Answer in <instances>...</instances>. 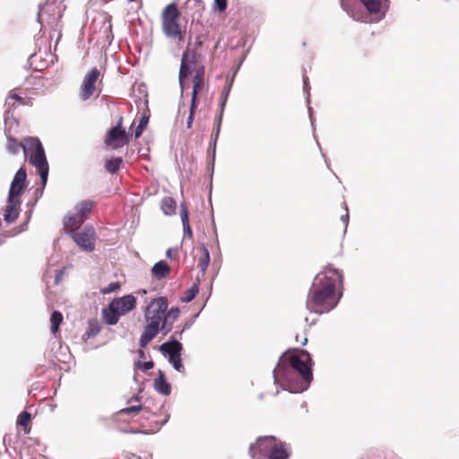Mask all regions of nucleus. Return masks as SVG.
Masks as SVG:
<instances>
[{
	"label": "nucleus",
	"instance_id": "obj_1",
	"mask_svg": "<svg viewBox=\"0 0 459 459\" xmlns=\"http://www.w3.org/2000/svg\"><path fill=\"white\" fill-rule=\"evenodd\" d=\"M313 360L310 353L300 350L299 353L283 352L273 370L274 383L282 390L299 394L306 391L313 380Z\"/></svg>",
	"mask_w": 459,
	"mask_h": 459
},
{
	"label": "nucleus",
	"instance_id": "obj_2",
	"mask_svg": "<svg viewBox=\"0 0 459 459\" xmlns=\"http://www.w3.org/2000/svg\"><path fill=\"white\" fill-rule=\"evenodd\" d=\"M342 287V273L328 264L314 277L306 299L307 309L317 315L329 313L338 306Z\"/></svg>",
	"mask_w": 459,
	"mask_h": 459
},
{
	"label": "nucleus",
	"instance_id": "obj_3",
	"mask_svg": "<svg viewBox=\"0 0 459 459\" xmlns=\"http://www.w3.org/2000/svg\"><path fill=\"white\" fill-rule=\"evenodd\" d=\"M198 316L199 313L185 321L182 325H178L176 331L169 340L158 347V351L168 359V361L173 368L179 373L185 372V367L182 362V351L184 348L179 340L182 338L183 333L192 327Z\"/></svg>",
	"mask_w": 459,
	"mask_h": 459
},
{
	"label": "nucleus",
	"instance_id": "obj_4",
	"mask_svg": "<svg viewBox=\"0 0 459 459\" xmlns=\"http://www.w3.org/2000/svg\"><path fill=\"white\" fill-rule=\"evenodd\" d=\"M342 8L354 21L368 22V15L365 14L359 4H352L350 0H340ZM360 4L366 8L368 14L377 15V21L382 20L385 16L387 10L386 3L388 0H359Z\"/></svg>",
	"mask_w": 459,
	"mask_h": 459
},
{
	"label": "nucleus",
	"instance_id": "obj_5",
	"mask_svg": "<svg viewBox=\"0 0 459 459\" xmlns=\"http://www.w3.org/2000/svg\"><path fill=\"white\" fill-rule=\"evenodd\" d=\"M22 147L25 154L34 149L30 154L29 160L39 175L42 187H45L48 182L49 166L41 142L39 138L30 137L26 140V143Z\"/></svg>",
	"mask_w": 459,
	"mask_h": 459
},
{
	"label": "nucleus",
	"instance_id": "obj_6",
	"mask_svg": "<svg viewBox=\"0 0 459 459\" xmlns=\"http://www.w3.org/2000/svg\"><path fill=\"white\" fill-rule=\"evenodd\" d=\"M65 8V5L62 3H57L56 0H47L39 7L38 13V22L41 25V29L48 27L57 31Z\"/></svg>",
	"mask_w": 459,
	"mask_h": 459
},
{
	"label": "nucleus",
	"instance_id": "obj_7",
	"mask_svg": "<svg viewBox=\"0 0 459 459\" xmlns=\"http://www.w3.org/2000/svg\"><path fill=\"white\" fill-rule=\"evenodd\" d=\"M168 307L169 303L166 297L152 299L144 311L145 320L160 324Z\"/></svg>",
	"mask_w": 459,
	"mask_h": 459
},
{
	"label": "nucleus",
	"instance_id": "obj_8",
	"mask_svg": "<svg viewBox=\"0 0 459 459\" xmlns=\"http://www.w3.org/2000/svg\"><path fill=\"white\" fill-rule=\"evenodd\" d=\"M74 241L84 251L91 252L94 250V230L93 228H85L71 232Z\"/></svg>",
	"mask_w": 459,
	"mask_h": 459
},
{
	"label": "nucleus",
	"instance_id": "obj_9",
	"mask_svg": "<svg viewBox=\"0 0 459 459\" xmlns=\"http://www.w3.org/2000/svg\"><path fill=\"white\" fill-rule=\"evenodd\" d=\"M199 55L197 54L196 48H190L189 46L182 54L181 64H180V77H189L193 69L195 67L198 62Z\"/></svg>",
	"mask_w": 459,
	"mask_h": 459
},
{
	"label": "nucleus",
	"instance_id": "obj_10",
	"mask_svg": "<svg viewBox=\"0 0 459 459\" xmlns=\"http://www.w3.org/2000/svg\"><path fill=\"white\" fill-rule=\"evenodd\" d=\"M26 179H27V173L26 169L24 168H20L13 180L10 186L8 197L13 198V199H20L21 195L24 191L26 187Z\"/></svg>",
	"mask_w": 459,
	"mask_h": 459
},
{
	"label": "nucleus",
	"instance_id": "obj_11",
	"mask_svg": "<svg viewBox=\"0 0 459 459\" xmlns=\"http://www.w3.org/2000/svg\"><path fill=\"white\" fill-rule=\"evenodd\" d=\"M100 75V70L98 68L94 67L84 77V79L82 81V87H81V93H80L81 99L82 100H87L92 96V94L96 89V87H95L96 82L99 79Z\"/></svg>",
	"mask_w": 459,
	"mask_h": 459
},
{
	"label": "nucleus",
	"instance_id": "obj_12",
	"mask_svg": "<svg viewBox=\"0 0 459 459\" xmlns=\"http://www.w3.org/2000/svg\"><path fill=\"white\" fill-rule=\"evenodd\" d=\"M129 141V136L126 134V130L122 128V118L117 122V124L112 126L107 133L104 143L107 145H111L117 142H122L123 143H127Z\"/></svg>",
	"mask_w": 459,
	"mask_h": 459
},
{
	"label": "nucleus",
	"instance_id": "obj_13",
	"mask_svg": "<svg viewBox=\"0 0 459 459\" xmlns=\"http://www.w3.org/2000/svg\"><path fill=\"white\" fill-rule=\"evenodd\" d=\"M111 302L118 309L122 316L134 310L136 306V299L132 294H127L120 298H115L111 300Z\"/></svg>",
	"mask_w": 459,
	"mask_h": 459
},
{
	"label": "nucleus",
	"instance_id": "obj_14",
	"mask_svg": "<svg viewBox=\"0 0 459 459\" xmlns=\"http://www.w3.org/2000/svg\"><path fill=\"white\" fill-rule=\"evenodd\" d=\"M278 439L274 436H263L257 437L255 444H251L249 446V453L254 457L255 450L257 449L261 453H269L271 451L270 446H273Z\"/></svg>",
	"mask_w": 459,
	"mask_h": 459
},
{
	"label": "nucleus",
	"instance_id": "obj_15",
	"mask_svg": "<svg viewBox=\"0 0 459 459\" xmlns=\"http://www.w3.org/2000/svg\"><path fill=\"white\" fill-rule=\"evenodd\" d=\"M146 322L147 325H145L139 341V344L142 348H144L160 333V324L152 321Z\"/></svg>",
	"mask_w": 459,
	"mask_h": 459
},
{
	"label": "nucleus",
	"instance_id": "obj_16",
	"mask_svg": "<svg viewBox=\"0 0 459 459\" xmlns=\"http://www.w3.org/2000/svg\"><path fill=\"white\" fill-rule=\"evenodd\" d=\"M21 205L20 199L7 197V205L4 214V221L6 223L14 222L19 217V207Z\"/></svg>",
	"mask_w": 459,
	"mask_h": 459
},
{
	"label": "nucleus",
	"instance_id": "obj_17",
	"mask_svg": "<svg viewBox=\"0 0 459 459\" xmlns=\"http://www.w3.org/2000/svg\"><path fill=\"white\" fill-rule=\"evenodd\" d=\"M102 319L108 325H115L117 324L120 316H122L118 309L110 301L108 305L102 309Z\"/></svg>",
	"mask_w": 459,
	"mask_h": 459
},
{
	"label": "nucleus",
	"instance_id": "obj_18",
	"mask_svg": "<svg viewBox=\"0 0 459 459\" xmlns=\"http://www.w3.org/2000/svg\"><path fill=\"white\" fill-rule=\"evenodd\" d=\"M164 34L171 39H182V34L178 20L162 22Z\"/></svg>",
	"mask_w": 459,
	"mask_h": 459
},
{
	"label": "nucleus",
	"instance_id": "obj_19",
	"mask_svg": "<svg viewBox=\"0 0 459 459\" xmlns=\"http://www.w3.org/2000/svg\"><path fill=\"white\" fill-rule=\"evenodd\" d=\"M153 386L162 395H169L171 394V385L167 381L165 373L160 369L158 371V377L154 379Z\"/></svg>",
	"mask_w": 459,
	"mask_h": 459
},
{
	"label": "nucleus",
	"instance_id": "obj_20",
	"mask_svg": "<svg viewBox=\"0 0 459 459\" xmlns=\"http://www.w3.org/2000/svg\"><path fill=\"white\" fill-rule=\"evenodd\" d=\"M286 446L285 442L278 440L273 446H270L271 451L267 454V459H288L290 455Z\"/></svg>",
	"mask_w": 459,
	"mask_h": 459
},
{
	"label": "nucleus",
	"instance_id": "obj_21",
	"mask_svg": "<svg viewBox=\"0 0 459 459\" xmlns=\"http://www.w3.org/2000/svg\"><path fill=\"white\" fill-rule=\"evenodd\" d=\"M204 66H202L196 70L195 76H194V86H193L192 96H191V101H193V106L197 105L198 90L201 89L204 85Z\"/></svg>",
	"mask_w": 459,
	"mask_h": 459
},
{
	"label": "nucleus",
	"instance_id": "obj_22",
	"mask_svg": "<svg viewBox=\"0 0 459 459\" xmlns=\"http://www.w3.org/2000/svg\"><path fill=\"white\" fill-rule=\"evenodd\" d=\"M170 266L169 264L160 260L153 264L152 267V274L156 280H162L167 277V275L170 273Z\"/></svg>",
	"mask_w": 459,
	"mask_h": 459
},
{
	"label": "nucleus",
	"instance_id": "obj_23",
	"mask_svg": "<svg viewBox=\"0 0 459 459\" xmlns=\"http://www.w3.org/2000/svg\"><path fill=\"white\" fill-rule=\"evenodd\" d=\"M95 205V202L91 200H83L79 202L75 206L77 216L81 219V221H84L89 214L91 212L92 208Z\"/></svg>",
	"mask_w": 459,
	"mask_h": 459
},
{
	"label": "nucleus",
	"instance_id": "obj_24",
	"mask_svg": "<svg viewBox=\"0 0 459 459\" xmlns=\"http://www.w3.org/2000/svg\"><path fill=\"white\" fill-rule=\"evenodd\" d=\"M180 216L183 225L184 238L191 239L193 238V232L189 224V212L185 203L180 204Z\"/></svg>",
	"mask_w": 459,
	"mask_h": 459
},
{
	"label": "nucleus",
	"instance_id": "obj_25",
	"mask_svg": "<svg viewBox=\"0 0 459 459\" xmlns=\"http://www.w3.org/2000/svg\"><path fill=\"white\" fill-rule=\"evenodd\" d=\"M178 17L179 12L175 3L168 4L161 13L162 22L178 20Z\"/></svg>",
	"mask_w": 459,
	"mask_h": 459
},
{
	"label": "nucleus",
	"instance_id": "obj_26",
	"mask_svg": "<svg viewBox=\"0 0 459 459\" xmlns=\"http://www.w3.org/2000/svg\"><path fill=\"white\" fill-rule=\"evenodd\" d=\"M177 203L170 197L166 196L161 201V210L165 215L171 216L176 214Z\"/></svg>",
	"mask_w": 459,
	"mask_h": 459
},
{
	"label": "nucleus",
	"instance_id": "obj_27",
	"mask_svg": "<svg viewBox=\"0 0 459 459\" xmlns=\"http://www.w3.org/2000/svg\"><path fill=\"white\" fill-rule=\"evenodd\" d=\"M199 282H200L199 278H196V280L193 283V285L189 289H187L186 290L184 296H182L180 298V300L182 302L189 303V302H191L195 298V296L199 292Z\"/></svg>",
	"mask_w": 459,
	"mask_h": 459
},
{
	"label": "nucleus",
	"instance_id": "obj_28",
	"mask_svg": "<svg viewBox=\"0 0 459 459\" xmlns=\"http://www.w3.org/2000/svg\"><path fill=\"white\" fill-rule=\"evenodd\" d=\"M123 160L121 157H113L109 160H107L105 162V169L108 172L111 174L117 173L121 165H122Z\"/></svg>",
	"mask_w": 459,
	"mask_h": 459
},
{
	"label": "nucleus",
	"instance_id": "obj_29",
	"mask_svg": "<svg viewBox=\"0 0 459 459\" xmlns=\"http://www.w3.org/2000/svg\"><path fill=\"white\" fill-rule=\"evenodd\" d=\"M232 83H233V79L230 82H227L226 85L224 86V88L221 91V94L220 97V102H219V110H221V112H224V109H225V107L227 104V100H228L230 92L231 91Z\"/></svg>",
	"mask_w": 459,
	"mask_h": 459
},
{
	"label": "nucleus",
	"instance_id": "obj_30",
	"mask_svg": "<svg viewBox=\"0 0 459 459\" xmlns=\"http://www.w3.org/2000/svg\"><path fill=\"white\" fill-rule=\"evenodd\" d=\"M143 411L144 413H150L151 411L147 406L137 404L120 409L117 413L121 415H129L131 413H136Z\"/></svg>",
	"mask_w": 459,
	"mask_h": 459
},
{
	"label": "nucleus",
	"instance_id": "obj_31",
	"mask_svg": "<svg viewBox=\"0 0 459 459\" xmlns=\"http://www.w3.org/2000/svg\"><path fill=\"white\" fill-rule=\"evenodd\" d=\"M63 322V315L59 311H53L50 316L51 332L56 333L58 332L60 325Z\"/></svg>",
	"mask_w": 459,
	"mask_h": 459
},
{
	"label": "nucleus",
	"instance_id": "obj_32",
	"mask_svg": "<svg viewBox=\"0 0 459 459\" xmlns=\"http://www.w3.org/2000/svg\"><path fill=\"white\" fill-rule=\"evenodd\" d=\"M204 255L199 259L198 267L201 270L202 274L204 275L208 268L210 264V254L208 248L203 244L202 245Z\"/></svg>",
	"mask_w": 459,
	"mask_h": 459
},
{
	"label": "nucleus",
	"instance_id": "obj_33",
	"mask_svg": "<svg viewBox=\"0 0 459 459\" xmlns=\"http://www.w3.org/2000/svg\"><path fill=\"white\" fill-rule=\"evenodd\" d=\"M101 326L97 320L89 321L88 328L83 336L86 338H93L99 334Z\"/></svg>",
	"mask_w": 459,
	"mask_h": 459
},
{
	"label": "nucleus",
	"instance_id": "obj_34",
	"mask_svg": "<svg viewBox=\"0 0 459 459\" xmlns=\"http://www.w3.org/2000/svg\"><path fill=\"white\" fill-rule=\"evenodd\" d=\"M223 113L224 112H221V110H219V113L214 119V128H213V131L211 135L212 140L218 141V139H219L221 123H222Z\"/></svg>",
	"mask_w": 459,
	"mask_h": 459
},
{
	"label": "nucleus",
	"instance_id": "obj_35",
	"mask_svg": "<svg viewBox=\"0 0 459 459\" xmlns=\"http://www.w3.org/2000/svg\"><path fill=\"white\" fill-rule=\"evenodd\" d=\"M180 310L178 307H173L169 310L164 313L163 320L169 325H173L174 322L179 317Z\"/></svg>",
	"mask_w": 459,
	"mask_h": 459
},
{
	"label": "nucleus",
	"instance_id": "obj_36",
	"mask_svg": "<svg viewBox=\"0 0 459 459\" xmlns=\"http://www.w3.org/2000/svg\"><path fill=\"white\" fill-rule=\"evenodd\" d=\"M148 122H149V116L146 114H142V116L139 119V122H138V126H136L135 131H134L135 138H139L142 135L143 132L144 131V129L146 128V126L148 125Z\"/></svg>",
	"mask_w": 459,
	"mask_h": 459
},
{
	"label": "nucleus",
	"instance_id": "obj_37",
	"mask_svg": "<svg viewBox=\"0 0 459 459\" xmlns=\"http://www.w3.org/2000/svg\"><path fill=\"white\" fill-rule=\"evenodd\" d=\"M216 144H217V141L211 139L210 145H209V148L207 151L208 158L210 159V165L212 168V171H213V169H214L215 155H216Z\"/></svg>",
	"mask_w": 459,
	"mask_h": 459
},
{
	"label": "nucleus",
	"instance_id": "obj_38",
	"mask_svg": "<svg viewBox=\"0 0 459 459\" xmlns=\"http://www.w3.org/2000/svg\"><path fill=\"white\" fill-rule=\"evenodd\" d=\"M30 419H31L30 414L26 411H22L18 416L17 424L23 427L26 433L29 432L27 430V427H28V424H29Z\"/></svg>",
	"mask_w": 459,
	"mask_h": 459
},
{
	"label": "nucleus",
	"instance_id": "obj_39",
	"mask_svg": "<svg viewBox=\"0 0 459 459\" xmlns=\"http://www.w3.org/2000/svg\"><path fill=\"white\" fill-rule=\"evenodd\" d=\"M228 7L227 0H213L212 9L219 13L225 12Z\"/></svg>",
	"mask_w": 459,
	"mask_h": 459
},
{
	"label": "nucleus",
	"instance_id": "obj_40",
	"mask_svg": "<svg viewBox=\"0 0 459 459\" xmlns=\"http://www.w3.org/2000/svg\"><path fill=\"white\" fill-rule=\"evenodd\" d=\"M81 219L75 213L74 215L68 216L65 221V226H75L76 224L82 223Z\"/></svg>",
	"mask_w": 459,
	"mask_h": 459
},
{
	"label": "nucleus",
	"instance_id": "obj_41",
	"mask_svg": "<svg viewBox=\"0 0 459 459\" xmlns=\"http://www.w3.org/2000/svg\"><path fill=\"white\" fill-rule=\"evenodd\" d=\"M303 84H304L303 91H304V94L306 97V100H307V103L309 104V102H310V93H309L310 86H309V82H308V78L306 75H303Z\"/></svg>",
	"mask_w": 459,
	"mask_h": 459
},
{
	"label": "nucleus",
	"instance_id": "obj_42",
	"mask_svg": "<svg viewBox=\"0 0 459 459\" xmlns=\"http://www.w3.org/2000/svg\"><path fill=\"white\" fill-rule=\"evenodd\" d=\"M134 367L137 368L143 369V370H150V369L153 368L154 363L152 360H149V361H145V362L137 361L134 363Z\"/></svg>",
	"mask_w": 459,
	"mask_h": 459
},
{
	"label": "nucleus",
	"instance_id": "obj_43",
	"mask_svg": "<svg viewBox=\"0 0 459 459\" xmlns=\"http://www.w3.org/2000/svg\"><path fill=\"white\" fill-rule=\"evenodd\" d=\"M161 321H162V323L160 324V332L163 335H167L169 333L171 332L173 325H169V323H166V321L163 319Z\"/></svg>",
	"mask_w": 459,
	"mask_h": 459
},
{
	"label": "nucleus",
	"instance_id": "obj_44",
	"mask_svg": "<svg viewBox=\"0 0 459 459\" xmlns=\"http://www.w3.org/2000/svg\"><path fill=\"white\" fill-rule=\"evenodd\" d=\"M195 108H196V105L193 106V101H191L190 111H189V115H188V117H187V120H186V128H191V126L193 125Z\"/></svg>",
	"mask_w": 459,
	"mask_h": 459
},
{
	"label": "nucleus",
	"instance_id": "obj_45",
	"mask_svg": "<svg viewBox=\"0 0 459 459\" xmlns=\"http://www.w3.org/2000/svg\"><path fill=\"white\" fill-rule=\"evenodd\" d=\"M7 149H8L10 153L16 154L19 152V145L15 142V140L9 139L8 140Z\"/></svg>",
	"mask_w": 459,
	"mask_h": 459
},
{
	"label": "nucleus",
	"instance_id": "obj_46",
	"mask_svg": "<svg viewBox=\"0 0 459 459\" xmlns=\"http://www.w3.org/2000/svg\"><path fill=\"white\" fill-rule=\"evenodd\" d=\"M119 288H120V285L118 282H111L102 290V293H104V294L111 293V292L116 291Z\"/></svg>",
	"mask_w": 459,
	"mask_h": 459
},
{
	"label": "nucleus",
	"instance_id": "obj_47",
	"mask_svg": "<svg viewBox=\"0 0 459 459\" xmlns=\"http://www.w3.org/2000/svg\"><path fill=\"white\" fill-rule=\"evenodd\" d=\"M119 432L124 434H148V431L145 430H140L135 429H119Z\"/></svg>",
	"mask_w": 459,
	"mask_h": 459
},
{
	"label": "nucleus",
	"instance_id": "obj_48",
	"mask_svg": "<svg viewBox=\"0 0 459 459\" xmlns=\"http://www.w3.org/2000/svg\"><path fill=\"white\" fill-rule=\"evenodd\" d=\"M65 272V267H62L61 269L57 270L55 273V284L58 285L64 277Z\"/></svg>",
	"mask_w": 459,
	"mask_h": 459
},
{
	"label": "nucleus",
	"instance_id": "obj_49",
	"mask_svg": "<svg viewBox=\"0 0 459 459\" xmlns=\"http://www.w3.org/2000/svg\"><path fill=\"white\" fill-rule=\"evenodd\" d=\"M189 77H180V72L178 73V82H179V86H180V89H181V93L184 92V91H186V89L189 88V85L188 83L186 82V80L188 79Z\"/></svg>",
	"mask_w": 459,
	"mask_h": 459
},
{
	"label": "nucleus",
	"instance_id": "obj_50",
	"mask_svg": "<svg viewBox=\"0 0 459 459\" xmlns=\"http://www.w3.org/2000/svg\"><path fill=\"white\" fill-rule=\"evenodd\" d=\"M344 209L346 211V213L341 216V221L344 224V232L347 230L348 223H349V213H348V207L345 204Z\"/></svg>",
	"mask_w": 459,
	"mask_h": 459
},
{
	"label": "nucleus",
	"instance_id": "obj_51",
	"mask_svg": "<svg viewBox=\"0 0 459 459\" xmlns=\"http://www.w3.org/2000/svg\"><path fill=\"white\" fill-rule=\"evenodd\" d=\"M307 108H308L310 123H311L313 129L315 130V118L313 117V108L310 107V103L309 104L307 103Z\"/></svg>",
	"mask_w": 459,
	"mask_h": 459
},
{
	"label": "nucleus",
	"instance_id": "obj_52",
	"mask_svg": "<svg viewBox=\"0 0 459 459\" xmlns=\"http://www.w3.org/2000/svg\"><path fill=\"white\" fill-rule=\"evenodd\" d=\"M142 392V389L140 390V392L136 394H134V396H132L130 399L127 400V403H131L133 402H137L139 403L142 399V396L140 394V393Z\"/></svg>",
	"mask_w": 459,
	"mask_h": 459
},
{
	"label": "nucleus",
	"instance_id": "obj_53",
	"mask_svg": "<svg viewBox=\"0 0 459 459\" xmlns=\"http://www.w3.org/2000/svg\"><path fill=\"white\" fill-rule=\"evenodd\" d=\"M9 98L14 99L15 100L19 101L20 103L24 104V100L18 94L14 93L13 91L10 92Z\"/></svg>",
	"mask_w": 459,
	"mask_h": 459
},
{
	"label": "nucleus",
	"instance_id": "obj_54",
	"mask_svg": "<svg viewBox=\"0 0 459 459\" xmlns=\"http://www.w3.org/2000/svg\"><path fill=\"white\" fill-rule=\"evenodd\" d=\"M109 419L104 416H100L98 418V421L101 423L102 425L106 426L108 422Z\"/></svg>",
	"mask_w": 459,
	"mask_h": 459
},
{
	"label": "nucleus",
	"instance_id": "obj_55",
	"mask_svg": "<svg viewBox=\"0 0 459 459\" xmlns=\"http://www.w3.org/2000/svg\"><path fill=\"white\" fill-rule=\"evenodd\" d=\"M169 417H170V416H169V413H167V414H166V416H165V419H164L162 421H160V426L165 425V424L168 422V420H169Z\"/></svg>",
	"mask_w": 459,
	"mask_h": 459
},
{
	"label": "nucleus",
	"instance_id": "obj_56",
	"mask_svg": "<svg viewBox=\"0 0 459 459\" xmlns=\"http://www.w3.org/2000/svg\"><path fill=\"white\" fill-rule=\"evenodd\" d=\"M166 255L169 257V258H172V248H169L166 252Z\"/></svg>",
	"mask_w": 459,
	"mask_h": 459
},
{
	"label": "nucleus",
	"instance_id": "obj_57",
	"mask_svg": "<svg viewBox=\"0 0 459 459\" xmlns=\"http://www.w3.org/2000/svg\"><path fill=\"white\" fill-rule=\"evenodd\" d=\"M144 355H145V354H144V351H143V350H139V351H138V356H139L140 358H143V357H144Z\"/></svg>",
	"mask_w": 459,
	"mask_h": 459
},
{
	"label": "nucleus",
	"instance_id": "obj_58",
	"mask_svg": "<svg viewBox=\"0 0 459 459\" xmlns=\"http://www.w3.org/2000/svg\"><path fill=\"white\" fill-rule=\"evenodd\" d=\"M201 45H202V41L200 40V39H199V38H196V40H195V46H196V47H199V46H201Z\"/></svg>",
	"mask_w": 459,
	"mask_h": 459
},
{
	"label": "nucleus",
	"instance_id": "obj_59",
	"mask_svg": "<svg viewBox=\"0 0 459 459\" xmlns=\"http://www.w3.org/2000/svg\"><path fill=\"white\" fill-rule=\"evenodd\" d=\"M307 338H305V339H304V341L301 342V344L304 346V345H306V344H307Z\"/></svg>",
	"mask_w": 459,
	"mask_h": 459
},
{
	"label": "nucleus",
	"instance_id": "obj_60",
	"mask_svg": "<svg viewBox=\"0 0 459 459\" xmlns=\"http://www.w3.org/2000/svg\"><path fill=\"white\" fill-rule=\"evenodd\" d=\"M131 457H132V458H133V457H136V455H135L134 454H132V455H131Z\"/></svg>",
	"mask_w": 459,
	"mask_h": 459
}]
</instances>
